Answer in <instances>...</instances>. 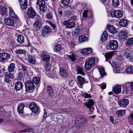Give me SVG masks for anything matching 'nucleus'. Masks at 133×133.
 I'll return each mask as SVG.
<instances>
[{
  "instance_id": "32",
  "label": "nucleus",
  "mask_w": 133,
  "mask_h": 133,
  "mask_svg": "<svg viewBox=\"0 0 133 133\" xmlns=\"http://www.w3.org/2000/svg\"><path fill=\"white\" fill-rule=\"evenodd\" d=\"M114 52L113 51H111L110 53H105V56L106 59V61L107 60L110 59L113 56Z\"/></svg>"
},
{
  "instance_id": "11",
  "label": "nucleus",
  "mask_w": 133,
  "mask_h": 133,
  "mask_svg": "<svg viewBox=\"0 0 133 133\" xmlns=\"http://www.w3.org/2000/svg\"><path fill=\"white\" fill-rule=\"evenodd\" d=\"M77 79L81 88L83 87V84L88 82H87L85 80L84 77H82L81 76H78L77 77Z\"/></svg>"
},
{
  "instance_id": "44",
  "label": "nucleus",
  "mask_w": 133,
  "mask_h": 133,
  "mask_svg": "<svg viewBox=\"0 0 133 133\" xmlns=\"http://www.w3.org/2000/svg\"><path fill=\"white\" fill-rule=\"evenodd\" d=\"M112 5L114 7H116L119 5V3L118 0H112Z\"/></svg>"
},
{
  "instance_id": "37",
  "label": "nucleus",
  "mask_w": 133,
  "mask_h": 133,
  "mask_svg": "<svg viewBox=\"0 0 133 133\" xmlns=\"http://www.w3.org/2000/svg\"><path fill=\"white\" fill-rule=\"evenodd\" d=\"M126 71L127 73L133 74V66L130 65L127 68Z\"/></svg>"
},
{
  "instance_id": "24",
  "label": "nucleus",
  "mask_w": 133,
  "mask_h": 133,
  "mask_svg": "<svg viewBox=\"0 0 133 133\" xmlns=\"http://www.w3.org/2000/svg\"><path fill=\"white\" fill-rule=\"evenodd\" d=\"M121 91V86L119 85H116L113 89V91L116 94H119Z\"/></svg>"
},
{
  "instance_id": "56",
  "label": "nucleus",
  "mask_w": 133,
  "mask_h": 133,
  "mask_svg": "<svg viewBox=\"0 0 133 133\" xmlns=\"http://www.w3.org/2000/svg\"><path fill=\"white\" fill-rule=\"evenodd\" d=\"M65 14L66 16L68 17L70 16L71 15V12L69 11H66Z\"/></svg>"
},
{
  "instance_id": "13",
  "label": "nucleus",
  "mask_w": 133,
  "mask_h": 133,
  "mask_svg": "<svg viewBox=\"0 0 133 133\" xmlns=\"http://www.w3.org/2000/svg\"><path fill=\"white\" fill-rule=\"evenodd\" d=\"M4 22L6 25L13 26L14 25L15 21L12 18L9 17L5 18Z\"/></svg>"
},
{
  "instance_id": "28",
  "label": "nucleus",
  "mask_w": 133,
  "mask_h": 133,
  "mask_svg": "<svg viewBox=\"0 0 133 133\" xmlns=\"http://www.w3.org/2000/svg\"><path fill=\"white\" fill-rule=\"evenodd\" d=\"M128 24L127 21L124 19H122L119 21V25L122 27H125Z\"/></svg>"
},
{
  "instance_id": "33",
  "label": "nucleus",
  "mask_w": 133,
  "mask_h": 133,
  "mask_svg": "<svg viewBox=\"0 0 133 133\" xmlns=\"http://www.w3.org/2000/svg\"><path fill=\"white\" fill-rule=\"evenodd\" d=\"M40 79L39 77H35L32 79V82L34 83L37 86H39L40 83Z\"/></svg>"
},
{
  "instance_id": "50",
  "label": "nucleus",
  "mask_w": 133,
  "mask_h": 133,
  "mask_svg": "<svg viewBox=\"0 0 133 133\" xmlns=\"http://www.w3.org/2000/svg\"><path fill=\"white\" fill-rule=\"evenodd\" d=\"M32 129L30 128H26L20 131V132H29L31 131Z\"/></svg>"
},
{
  "instance_id": "64",
  "label": "nucleus",
  "mask_w": 133,
  "mask_h": 133,
  "mask_svg": "<svg viewBox=\"0 0 133 133\" xmlns=\"http://www.w3.org/2000/svg\"><path fill=\"white\" fill-rule=\"evenodd\" d=\"M96 117V116L95 115H93V116H92L90 117V119L91 121H92Z\"/></svg>"
},
{
  "instance_id": "35",
  "label": "nucleus",
  "mask_w": 133,
  "mask_h": 133,
  "mask_svg": "<svg viewBox=\"0 0 133 133\" xmlns=\"http://www.w3.org/2000/svg\"><path fill=\"white\" fill-rule=\"evenodd\" d=\"M15 68V65L13 63H11L8 67V70L9 72H12Z\"/></svg>"
},
{
  "instance_id": "48",
  "label": "nucleus",
  "mask_w": 133,
  "mask_h": 133,
  "mask_svg": "<svg viewBox=\"0 0 133 133\" xmlns=\"http://www.w3.org/2000/svg\"><path fill=\"white\" fill-rule=\"evenodd\" d=\"M44 67L45 69L48 71L51 69V66L49 63H46L44 64Z\"/></svg>"
},
{
  "instance_id": "46",
  "label": "nucleus",
  "mask_w": 133,
  "mask_h": 133,
  "mask_svg": "<svg viewBox=\"0 0 133 133\" xmlns=\"http://www.w3.org/2000/svg\"><path fill=\"white\" fill-rule=\"evenodd\" d=\"M9 13L10 17H16L17 16V15L11 8H9Z\"/></svg>"
},
{
  "instance_id": "60",
  "label": "nucleus",
  "mask_w": 133,
  "mask_h": 133,
  "mask_svg": "<svg viewBox=\"0 0 133 133\" xmlns=\"http://www.w3.org/2000/svg\"><path fill=\"white\" fill-rule=\"evenodd\" d=\"M47 112H46V111H45V110H44V114H43V120H45L46 117H47Z\"/></svg>"
},
{
  "instance_id": "36",
  "label": "nucleus",
  "mask_w": 133,
  "mask_h": 133,
  "mask_svg": "<svg viewBox=\"0 0 133 133\" xmlns=\"http://www.w3.org/2000/svg\"><path fill=\"white\" fill-rule=\"evenodd\" d=\"M98 70L102 77L106 75L104 69L102 67H98Z\"/></svg>"
},
{
  "instance_id": "3",
  "label": "nucleus",
  "mask_w": 133,
  "mask_h": 133,
  "mask_svg": "<svg viewBox=\"0 0 133 133\" xmlns=\"http://www.w3.org/2000/svg\"><path fill=\"white\" fill-rule=\"evenodd\" d=\"M25 90L27 93L32 92L35 87L34 83L31 81H26L25 84Z\"/></svg>"
},
{
  "instance_id": "57",
  "label": "nucleus",
  "mask_w": 133,
  "mask_h": 133,
  "mask_svg": "<svg viewBox=\"0 0 133 133\" xmlns=\"http://www.w3.org/2000/svg\"><path fill=\"white\" fill-rule=\"evenodd\" d=\"M69 57L72 61H75V56L74 54H72L70 56H69Z\"/></svg>"
},
{
  "instance_id": "54",
  "label": "nucleus",
  "mask_w": 133,
  "mask_h": 133,
  "mask_svg": "<svg viewBox=\"0 0 133 133\" xmlns=\"http://www.w3.org/2000/svg\"><path fill=\"white\" fill-rule=\"evenodd\" d=\"M4 82H6L7 83H10L11 81V80L9 78L6 77L5 76V78L4 79Z\"/></svg>"
},
{
  "instance_id": "26",
  "label": "nucleus",
  "mask_w": 133,
  "mask_h": 133,
  "mask_svg": "<svg viewBox=\"0 0 133 133\" xmlns=\"http://www.w3.org/2000/svg\"><path fill=\"white\" fill-rule=\"evenodd\" d=\"M126 111V110L125 109L118 110L116 111V114L118 116L120 117L125 114Z\"/></svg>"
},
{
  "instance_id": "15",
  "label": "nucleus",
  "mask_w": 133,
  "mask_h": 133,
  "mask_svg": "<svg viewBox=\"0 0 133 133\" xmlns=\"http://www.w3.org/2000/svg\"><path fill=\"white\" fill-rule=\"evenodd\" d=\"M92 52L91 48H87L83 49L81 51V53L83 55H85L91 53Z\"/></svg>"
},
{
  "instance_id": "10",
  "label": "nucleus",
  "mask_w": 133,
  "mask_h": 133,
  "mask_svg": "<svg viewBox=\"0 0 133 133\" xmlns=\"http://www.w3.org/2000/svg\"><path fill=\"white\" fill-rule=\"evenodd\" d=\"M51 29L47 26L44 27L42 29V31L41 35L43 37L45 36L50 33Z\"/></svg>"
},
{
  "instance_id": "14",
  "label": "nucleus",
  "mask_w": 133,
  "mask_h": 133,
  "mask_svg": "<svg viewBox=\"0 0 133 133\" xmlns=\"http://www.w3.org/2000/svg\"><path fill=\"white\" fill-rule=\"evenodd\" d=\"M42 24L39 19L36 21L34 23L33 29L35 31H37L41 27Z\"/></svg>"
},
{
  "instance_id": "30",
  "label": "nucleus",
  "mask_w": 133,
  "mask_h": 133,
  "mask_svg": "<svg viewBox=\"0 0 133 133\" xmlns=\"http://www.w3.org/2000/svg\"><path fill=\"white\" fill-rule=\"evenodd\" d=\"M88 38L85 35H83L80 36L79 37L78 40L80 42H83L84 41H87Z\"/></svg>"
},
{
  "instance_id": "53",
  "label": "nucleus",
  "mask_w": 133,
  "mask_h": 133,
  "mask_svg": "<svg viewBox=\"0 0 133 133\" xmlns=\"http://www.w3.org/2000/svg\"><path fill=\"white\" fill-rule=\"evenodd\" d=\"M79 28H76L75 30L74 34L76 35H77L79 34Z\"/></svg>"
},
{
  "instance_id": "29",
  "label": "nucleus",
  "mask_w": 133,
  "mask_h": 133,
  "mask_svg": "<svg viewBox=\"0 0 133 133\" xmlns=\"http://www.w3.org/2000/svg\"><path fill=\"white\" fill-rule=\"evenodd\" d=\"M24 105L23 104H19L17 108V111L19 114H23V109Z\"/></svg>"
},
{
  "instance_id": "1",
  "label": "nucleus",
  "mask_w": 133,
  "mask_h": 133,
  "mask_svg": "<svg viewBox=\"0 0 133 133\" xmlns=\"http://www.w3.org/2000/svg\"><path fill=\"white\" fill-rule=\"evenodd\" d=\"M36 5H38L39 8L40 15L39 17L43 16L45 14V11L47 9V7L44 0H37L36 3Z\"/></svg>"
},
{
  "instance_id": "31",
  "label": "nucleus",
  "mask_w": 133,
  "mask_h": 133,
  "mask_svg": "<svg viewBox=\"0 0 133 133\" xmlns=\"http://www.w3.org/2000/svg\"><path fill=\"white\" fill-rule=\"evenodd\" d=\"M17 41L20 44H22L24 42V38L22 35H19L17 38Z\"/></svg>"
},
{
  "instance_id": "63",
  "label": "nucleus",
  "mask_w": 133,
  "mask_h": 133,
  "mask_svg": "<svg viewBox=\"0 0 133 133\" xmlns=\"http://www.w3.org/2000/svg\"><path fill=\"white\" fill-rule=\"evenodd\" d=\"M21 66L24 72H25L26 69V66L24 65H22Z\"/></svg>"
},
{
  "instance_id": "7",
  "label": "nucleus",
  "mask_w": 133,
  "mask_h": 133,
  "mask_svg": "<svg viewBox=\"0 0 133 133\" xmlns=\"http://www.w3.org/2000/svg\"><path fill=\"white\" fill-rule=\"evenodd\" d=\"M109 14H110L111 17H122L123 13V11L121 10L115 11L114 10H111Z\"/></svg>"
},
{
  "instance_id": "55",
  "label": "nucleus",
  "mask_w": 133,
  "mask_h": 133,
  "mask_svg": "<svg viewBox=\"0 0 133 133\" xmlns=\"http://www.w3.org/2000/svg\"><path fill=\"white\" fill-rule=\"evenodd\" d=\"M100 88L102 89H104L106 87V84L105 83H103L101 84L100 86Z\"/></svg>"
},
{
  "instance_id": "38",
  "label": "nucleus",
  "mask_w": 133,
  "mask_h": 133,
  "mask_svg": "<svg viewBox=\"0 0 133 133\" xmlns=\"http://www.w3.org/2000/svg\"><path fill=\"white\" fill-rule=\"evenodd\" d=\"M16 53L18 54H22L24 55H26V52L24 50L19 49L17 50L16 51Z\"/></svg>"
},
{
  "instance_id": "20",
  "label": "nucleus",
  "mask_w": 133,
  "mask_h": 133,
  "mask_svg": "<svg viewBox=\"0 0 133 133\" xmlns=\"http://www.w3.org/2000/svg\"><path fill=\"white\" fill-rule=\"evenodd\" d=\"M107 29L108 31L113 34H116L117 32L115 28L112 25H108L107 26Z\"/></svg>"
},
{
  "instance_id": "62",
  "label": "nucleus",
  "mask_w": 133,
  "mask_h": 133,
  "mask_svg": "<svg viewBox=\"0 0 133 133\" xmlns=\"http://www.w3.org/2000/svg\"><path fill=\"white\" fill-rule=\"evenodd\" d=\"M36 50L34 48H32L30 49V51L31 52H34L35 51H36Z\"/></svg>"
},
{
  "instance_id": "45",
  "label": "nucleus",
  "mask_w": 133,
  "mask_h": 133,
  "mask_svg": "<svg viewBox=\"0 0 133 133\" xmlns=\"http://www.w3.org/2000/svg\"><path fill=\"white\" fill-rule=\"evenodd\" d=\"M75 24L74 23L71 22L68 23L66 26L68 28H71L74 27L75 26Z\"/></svg>"
},
{
  "instance_id": "25",
  "label": "nucleus",
  "mask_w": 133,
  "mask_h": 133,
  "mask_svg": "<svg viewBox=\"0 0 133 133\" xmlns=\"http://www.w3.org/2000/svg\"><path fill=\"white\" fill-rule=\"evenodd\" d=\"M54 50L56 52H62L63 50L61 45L58 44L55 46Z\"/></svg>"
},
{
  "instance_id": "6",
  "label": "nucleus",
  "mask_w": 133,
  "mask_h": 133,
  "mask_svg": "<svg viewBox=\"0 0 133 133\" xmlns=\"http://www.w3.org/2000/svg\"><path fill=\"white\" fill-rule=\"evenodd\" d=\"M118 46L117 42L115 40H112L109 41V45L108 46V48L111 50H116Z\"/></svg>"
},
{
  "instance_id": "16",
  "label": "nucleus",
  "mask_w": 133,
  "mask_h": 133,
  "mask_svg": "<svg viewBox=\"0 0 133 133\" xmlns=\"http://www.w3.org/2000/svg\"><path fill=\"white\" fill-rule=\"evenodd\" d=\"M27 14L29 17H35L37 16L35 11L32 8L28 9Z\"/></svg>"
},
{
  "instance_id": "18",
  "label": "nucleus",
  "mask_w": 133,
  "mask_h": 133,
  "mask_svg": "<svg viewBox=\"0 0 133 133\" xmlns=\"http://www.w3.org/2000/svg\"><path fill=\"white\" fill-rule=\"evenodd\" d=\"M94 102L92 99H90L87 102L84 103V104L85 106L88 109H91L94 105Z\"/></svg>"
},
{
  "instance_id": "43",
  "label": "nucleus",
  "mask_w": 133,
  "mask_h": 133,
  "mask_svg": "<svg viewBox=\"0 0 133 133\" xmlns=\"http://www.w3.org/2000/svg\"><path fill=\"white\" fill-rule=\"evenodd\" d=\"M70 1V0H62L61 3L63 5L66 6L69 4Z\"/></svg>"
},
{
  "instance_id": "47",
  "label": "nucleus",
  "mask_w": 133,
  "mask_h": 133,
  "mask_svg": "<svg viewBox=\"0 0 133 133\" xmlns=\"http://www.w3.org/2000/svg\"><path fill=\"white\" fill-rule=\"evenodd\" d=\"M23 76V74L22 72L21 71L19 72L17 77L18 80L19 81H21Z\"/></svg>"
},
{
  "instance_id": "23",
  "label": "nucleus",
  "mask_w": 133,
  "mask_h": 133,
  "mask_svg": "<svg viewBox=\"0 0 133 133\" xmlns=\"http://www.w3.org/2000/svg\"><path fill=\"white\" fill-rule=\"evenodd\" d=\"M47 91L49 96L51 97H52L54 95V91L53 89L51 86H49L46 88Z\"/></svg>"
},
{
  "instance_id": "5",
  "label": "nucleus",
  "mask_w": 133,
  "mask_h": 133,
  "mask_svg": "<svg viewBox=\"0 0 133 133\" xmlns=\"http://www.w3.org/2000/svg\"><path fill=\"white\" fill-rule=\"evenodd\" d=\"M29 107L33 112L38 114L40 112V109L35 102L31 103L29 105Z\"/></svg>"
},
{
  "instance_id": "52",
  "label": "nucleus",
  "mask_w": 133,
  "mask_h": 133,
  "mask_svg": "<svg viewBox=\"0 0 133 133\" xmlns=\"http://www.w3.org/2000/svg\"><path fill=\"white\" fill-rule=\"evenodd\" d=\"M89 11L88 10H84L83 13L82 17H88L89 16Z\"/></svg>"
},
{
  "instance_id": "51",
  "label": "nucleus",
  "mask_w": 133,
  "mask_h": 133,
  "mask_svg": "<svg viewBox=\"0 0 133 133\" xmlns=\"http://www.w3.org/2000/svg\"><path fill=\"white\" fill-rule=\"evenodd\" d=\"M43 60H45L46 62H48L49 61L50 59V57L48 55L46 56L42 57Z\"/></svg>"
},
{
  "instance_id": "12",
  "label": "nucleus",
  "mask_w": 133,
  "mask_h": 133,
  "mask_svg": "<svg viewBox=\"0 0 133 133\" xmlns=\"http://www.w3.org/2000/svg\"><path fill=\"white\" fill-rule=\"evenodd\" d=\"M10 57V55L8 53L4 52L1 54H0V61H8Z\"/></svg>"
},
{
  "instance_id": "42",
  "label": "nucleus",
  "mask_w": 133,
  "mask_h": 133,
  "mask_svg": "<svg viewBox=\"0 0 133 133\" xmlns=\"http://www.w3.org/2000/svg\"><path fill=\"white\" fill-rule=\"evenodd\" d=\"M5 76L6 77H7L12 79L14 77L13 74L11 73L10 72H5Z\"/></svg>"
},
{
  "instance_id": "59",
  "label": "nucleus",
  "mask_w": 133,
  "mask_h": 133,
  "mask_svg": "<svg viewBox=\"0 0 133 133\" xmlns=\"http://www.w3.org/2000/svg\"><path fill=\"white\" fill-rule=\"evenodd\" d=\"M1 11L3 13V15H2V16H4L5 15H3L5 14L6 12V9H5V8H3L2 9Z\"/></svg>"
},
{
  "instance_id": "61",
  "label": "nucleus",
  "mask_w": 133,
  "mask_h": 133,
  "mask_svg": "<svg viewBox=\"0 0 133 133\" xmlns=\"http://www.w3.org/2000/svg\"><path fill=\"white\" fill-rule=\"evenodd\" d=\"M19 2L21 3H26L28 2V1L27 0H18Z\"/></svg>"
},
{
  "instance_id": "40",
  "label": "nucleus",
  "mask_w": 133,
  "mask_h": 133,
  "mask_svg": "<svg viewBox=\"0 0 133 133\" xmlns=\"http://www.w3.org/2000/svg\"><path fill=\"white\" fill-rule=\"evenodd\" d=\"M123 70V68L121 67L117 66L114 69V71L115 73H120Z\"/></svg>"
},
{
  "instance_id": "2",
  "label": "nucleus",
  "mask_w": 133,
  "mask_h": 133,
  "mask_svg": "<svg viewBox=\"0 0 133 133\" xmlns=\"http://www.w3.org/2000/svg\"><path fill=\"white\" fill-rule=\"evenodd\" d=\"M88 122L87 120L81 116H77L75 118V123L79 127L82 126Z\"/></svg>"
},
{
  "instance_id": "34",
  "label": "nucleus",
  "mask_w": 133,
  "mask_h": 133,
  "mask_svg": "<svg viewBox=\"0 0 133 133\" xmlns=\"http://www.w3.org/2000/svg\"><path fill=\"white\" fill-rule=\"evenodd\" d=\"M77 71V74H79L82 75H85L84 72V70L81 67L77 66L76 69Z\"/></svg>"
},
{
  "instance_id": "17",
  "label": "nucleus",
  "mask_w": 133,
  "mask_h": 133,
  "mask_svg": "<svg viewBox=\"0 0 133 133\" xmlns=\"http://www.w3.org/2000/svg\"><path fill=\"white\" fill-rule=\"evenodd\" d=\"M59 74L63 78H66L68 75V74L66 71L62 68L60 69Z\"/></svg>"
},
{
  "instance_id": "21",
  "label": "nucleus",
  "mask_w": 133,
  "mask_h": 133,
  "mask_svg": "<svg viewBox=\"0 0 133 133\" xmlns=\"http://www.w3.org/2000/svg\"><path fill=\"white\" fill-rule=\"evenodd\" d=\"M23 87L22 83L20 81L17 82L15 84V89L16 91L19 90L21 89Z\"/></svg>"
},
{
  "instance_id": "22",
  "label": "nucleus",
  "mask_w": 133,
  "mask_h": 133,
  "mask_svg": "<svg viewBox=\"0 0 133 133\" xmlns=\"http://www.w3.org/2000/svg\"><path fill=\"white\" fill-rule=\"evenodd\" d=\"M128 34L127 31L123 30L120 32L119 34V36L121 38H125L128 36Z\"/></svg>"
},
{
  "instance_id": "4",
  "label": "nucleus",
  "mask_w": 133,
  "mask_h": 133,
  "mask_svg": "<svg viewBox=\"0 0 133 133\" xmlns=\"http://www.w3.org/2000/svg\"><path fill=\"white\" fill-rule=\"evenodd\" d=\"M95 60L94 57H92L88 59L85 62V67L86 70H89L95 63Z\"/></svg>"
},
{
  "instance_id": "49",
  "label": "nucleus",
  "mask_w": 133,
  "mask_h": 133,
  "mask_svg": "<svg viewBox=\"0 0 133 133\" xmlns=\"http://www.w3.org/2000/svg\"><path fill=\"white\" fill-rule=\"evenodd\" d=\"M21 8L22 9L24 10L25 9L27 6V3H21L20 4Z\"/></svg>"
},
{
  "instance_id": "41",
  "label": "nucleus",
  "mask_w": 133,
  "mask_h": 133,
  "mask_svg": "<svg viewBox=\"0 0 133 133\" xmlns=\"http://www.w3.org/2000/svg\"><path fill=\"white\" fill-rule=\"evenodd\" d=\"M81 95L83 97L85 98H91L92 97L89 94L83 92H82V93L81 94Z\"/></svg>"
},
{
  "instance_id": "19",
  "label": "nucleus",
  "mask_w": 133,
  "mask_h": 133,
  "mask_svg": "<svg viewBox=\"0 0 133 133\" xmlns=\"http://www.w3.org/2000/svg\"><path fill=\"white\" fill-rule=\"evenodd\" d=\"M28 60L29 63L34 64L36 62V59L35 57L32 55H28Z\"/></svg>"
},
{
  "instance_id": "9",
  "label": "nucleus",
  "mask_w": 133,
  "mask_h": 133,
  "mask_svg": "<svg viewBox=\"0 0 133 133\" xmlns=\"http://www.w3.org/2000/svg\"><path fill=\"white\" fill-rule=\"evenodd\" d=\"M123 55L130 61H133V55H132L129 53V51L128 49H126L124 50Z\"/></svg>"
},
{
  "instance_id": "39",
  "label": "nucleus",
  "mask_w": 133,
  "mask_h": 133,
  "mask_svg": "<svg viewBox=\"0 0 133 133\" xmlns=\"http://www.w3.org/2000/svg\"><path fill=\"white\" fill-rule=\"evenodd\" d=\"M126 45L130 46L133 44V38H129L127 41L126 42Z\"/></svg>"
},
{
  "instance_id": "8",
  "label": "nucleus",
  "mask_w": 133,
  "mask_h": 133,
  "mask_svg": "<svg viewBox=\"0 0 133 133\" xmlns=\"http://www.w3.org/2000/svg\"><path fill=\"white\" fill-rule=\"evenodd\" d=\"M118 105L123 107H126L129 103V100L125 98H123L118 101Z\"/></svg>"
},
{
  "instance_id": "58",
  "label": "nucleus",
  "mask_w": 133,
  "mask_h": 133,
  "mask_svg": "<svg viewBox=\"0 0 133 133\" xmlns=\"http://www.w3.org/2000/svg\"><path fill=\"white\" fill-rule=\"evenodd\" d=\"M48 55L47 54V52L44 51H43L42 53V55H41V57L42 58L43 57L46 56Z\"/></svg>"
},
{
  "instance_id": "27",
  "label": "nucleus",
  "mask_w": 133,
  "mask_h": 133,
  "mask_svg": "<svg viewBox=\"0 0 133 133\" xmlns=\"http://www.w3.org/2000/svg\"><path fill=\"white\" fill-rule=\"evenodd\" d=\"M108 37V35L107 32L105 31L103 32L102 34V36L101 38V41L102 42L105 41L107 39Z\"/></svg>"
}]
</instances>
